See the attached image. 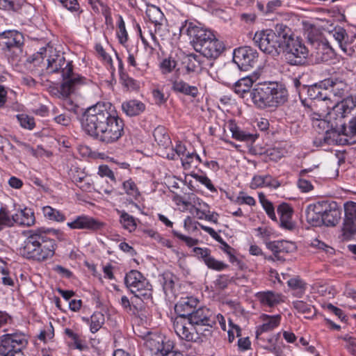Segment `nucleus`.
<instances>
[{"label": "nucleus", "mask_w": 356, "mask_h": 356, "mask_svg": "<svg viewBox=\"0 0 356 356\" xmlns=\"http://www.w3.org/2000/svg\"><path fill=\"white\" fill-rule=\"evenodd\" d=\"M82 127L88 135L108 144L122 136L124 124L111 103L98 102L85 111Z\"/></svg>", "instance_id": "1"}, {"label": "nucleus", "mask_w": 356, "mask_h": 356, "mask_svg": "<svg viewBox=\"0 0 356 356\" xmlns=\"http://www.w3.org/2000/svg\"><path fill=\"white\" fill-rule=\"evenodd\" d=\"M29 61L34 66L40 67L43 64L47 73L60 72L64 81L59 88L51 90V93L60 99L67 98L79 86L90 81L79 74H74L72 61L66 60L63 53L49 44L33 54Z\"/></svg>", "instance_id": "2"}, {"label": "nucleus", "mask_w": 356, "mask_h": 356, "mask_svg": "<svg viewBox=\"0 0 356 356\" xmlns=\"http://www.w3.org/2000/svg\"><path fill=\"white\" fill-rule=\"evenodd\" d=\"M215 325L216 314L206 307H198L188 319L176 317L173 322L176 334L189 342L201 341V335L204 332H210Z\"/></svg>", "instance_id": "3"}, {"label": "nucleus", "mask_w": 356, "mask_h": 356, "mask_svg": "<svg viewBox=\"0 0 356 356\" xmlns=\"http://www.w3.org/2000/svg\"><path fill=\"white\" fill-rule=\"evenodd\" d=\"M181 31L189 36L194 49L207 60H216L225 49L223 42L211 30L191 22L182 27Z\"/></svg>", "instance_id": "4"}, {"label": "nucleus", "mask_w": 356, "mask_h": 356, "mask_svg": "<svg viewBox=\"0 0 356 356\" xmlns=\"http://www.w3.org/2000/svg\"><path fill=\"white\" fill-rule=\"evenodd\" d=\"M250 98L258 108H275L287 101L288 92L282 84L270 82L253 88L250 92Z\"/></svg>", "instance_id": "5"}, {"label": "nucleus", "mask_w": 356, "mask_h": 356, "mask_svg": "<svg viewBox=\"0 0 356 356\" xmlns=\"http://www.w3.org/2000/svg\"><path fill=\"white\" fill-rule=\"evenodd\" d=\"M56 246L55 241L44 232H31L24 242L22 252L28 259L43 261L54 256Z\"/></svg>", "instance_id": "6"}, {"label": "nucleus", "mask_w": 356, "mask_h": 356, "mask_svg": "<svg viewBox=\"0 0 356 356\" xmlns=\"http://www.w3.org/2000/svg\"><path fill=\"white\" fill-rule=\"evenodd\" d=\"M281 48L289 64H304L309 56V50L301 38L296 36L291 29L286 26L284 35H281Z\"/></svg>", "instance_id": "7"}, {"label": "nucleus", "mask_w": 356, "mask_h": 356, "mask_svg": "<svg viewBox=\"0 0 356 356\" xmlns=\"http://www.w3.org/2000/svg\"><path fill=\"white\" fill-rule=\"evenodd\" d=\"M286 25L277 24L275 31L271 29L258 31L254 33L253 42L265 54L277 56L281 48V35H284Z\"/></svg>", "instance_id": "8"}, {"label": "nucleus", "mask_w": 356, "mask_h": 356, "mask_svg": "<svg viewBox=\"0 0 356 356\" xmlns=\"http://www.w3.org/2000/svg\"><path fill=\"white\" fill-rule=\"evenodd\" d=\"M28 337L22 332L17 331L0 337L1 356H24L22 350L28 344Z\"/></svg>", "instance_id": "9"}, {"label": "nucleus", "mask_w": 356, "mask_h": 356, "mask_svg": "<svg viewBox=\"0 0 356 356\" xmlns=\"http://www.w3.org/2000/svg\"><path fill=\"white\" fill-rule=\"evenodd\" d=\"M258 53L250 47L236 49L233 53V61L241 70L247 71L257 62Z\"/></svg>", "instance_id": "10"}, {"label": "nucleus", "mask_w": 356, "mask_h": 356, "mask_svg": "<svg viewBox=\"0 0 356 356\" xmlns=\"http://www.w3.org/2000/svg\"><path fill=\"white\" fill-rule=\"evenodd\" d=\"M24 36L15 30H7L0 33V46L2 49L13 52H22Z\"/></svg>", "instance_id": "11"}, {"label": "nucleus", "mask_w": 356, "mask_h": 356, "mask_svg": "<svg viewBox=\"0 0 356 356\" xmlns=\"http://www.w3.org/2000/svg\"><path fill=\"white\" fill-rule=\"evenodd\" d=\"M183 64L188 73H198L203 70H208L212 67L213 62L207 60L201 54H191L185 56Z\"/></svg>", "instance_id": "12"}, {"label": "nucleus", "mask_w": 356, "mask_h": 356, "mask_svg": "<svg viewBox=\"0 0 356 356\" xmlns=\"http://www.w3.org/2000/svg\"><path fill=\"white\" fill-rule=\"evenodd\" d=\"M103 225L100 221L87 215L77 216L67 222V226L72 229L98 230L102 229Z\"/></svg>", "instance_id": "13"}, {"label": "nucleus", "mask_w": 356, "mask_h": 356, "mask_svg": "<svg viewBox=\"0 0 356 356\" xmlns=\"http://www.w3.org/2000/svg\"><path fill=\"white\" fill-rule=\"evenodd\" d=\"M266 245L267 248L273 253L274 257L270 256L267 258V259L272 261H274L275 259L283 260V257L280 254L292 252L296 249L295 243L284 240L267 242Z\"/></svg>", "instance_id": "14"}, {"label": "nucleus", "mask_w": 356, "mask_h": 356, "mask_svg": "<svg viewBox=\"0 0 356 356\" xmlns=\"http://www.w3.org/2000/svg\"><path fill=\"white\" fill-rule=\"evenodd\" d=\"M198 300L192 296L181 298L175 307V312L178 314L177 317H183L188 319L195 309L198 307Z\"/></svg>", "instance_id": "15"}, {"label": "nucleus", "mask_w": 356, "mask_h": 356, "mask_svg": "<svg viewBox=\"0 0 356 356\" xmlns=\"http://www.w3.org/2000/svg\"><path fill=\"white\" fill-rule=\"evenodd\" d=\"M277 214L280 216V226L283 229L291 231L296 225L292 220L293 209L287 203H282L277 208Z\"/></svg>", "instance_id": "16"}, {"label": "nucleus", "mask_w": 356, "mask_h": 356, "mask_svg": "<svg viewBox=\"0 0 356 356\" xmlns=\"http://www.w3.org/2000/svg\"><path fill=\"white\" fill-rule=\"evenodd\" d=\"M325 90H330L334 97L341 98L347 90L346 83L337 78H329L321 83Z\"/></svg>", "instance_id": "17"}, {"label": "nucleus", "mask_w": 356, "mask_h": 356, "mask_svg": "<svg viewBox=\"0 0 356 356\" xmlns=\"http://www.w3.org/2000/svg\"><path fill=\"white\" fill-rule=\"evenodd\" d=\"M14 224L22 227H31L35 223V217L33 211L25 207L19 209L17 213L13 214Z\"/></svg>", "instance_id": "18"}, {"label": "nucleus", "mask_w": 356, "mask_h": 356, "mask_svg": "<svg viewBox=\"0 0 356 356\" xmlns=\"http://www.w3.org/2000/svg\"><path fill=\"white\" fill-rule=\"evenodd\" d=\"M260 318L263 323L257 328L256 335L259 337L264 332H269L276 328L280 323L281 316L262 314Z\"/></svg>", "instance_id": "19"}, {"label": "nucleus", "mask_w": 356, "mask_h": 356, "mask_svg": "<svg viewBox=\"0 0 356 356\" xmlns=\"http://www.w3.org/2000/svg\"><path fill=\"white\" fill-rule=\"evenodd\" d=\"M122 111L130 117L138 116L142 114L146 108L145 104L138 99H129L122 102Z\"/></svg>", "instance_id": "20"}, {"label": "nucleus", "mask_w": 356, "mask_h": 356, "mask_svg": "<svg viewBox=\"0 0 356 356\" xmlns=\"http://www.w3.org/2000/svg\"><path fill=\"white\" fill-rule=\"evenodd\" d=\"M280 186V183L279 181L269 175H255L253 177L250 183V187L253 189L264 187L275 189Z\"/></svg>", "instance_id": "21"}, {"label": "nucleus", "mask_w": 356, "mask_h": 356, "mask_svg": "<svg viewBox=\"0 0 356 356\" xmlns=\"http://www.w3.org/2000/svg\"><path fill=\"white\" fill-rule=\"evenodd\" d=\"M255 79H253L250 76L241 78L234 83L233 90L242 98H245L248 95L250 96V92H252L250 89Z\"/></svg>", "instance_id": "22"}, {"label": "nucleus", "mask_w": 356, "mask_h": 356, "mask_svg": "<svg viewBox=\"0 0 356 356\" xmlns=\"http://www.w3.org/2000/svg\"><path fill=\"white\" fill-rule=\"evenodd\" d=\"M131 292L143 300L152 299V285L145 277L143 278L142 281L131 290Z\"/></svg>", "instance_id": "23"}, {"label": "nucleus", "mask_w": 356, "mask_h": 356, "mask_svg": "<svg viewBox=\"0 0 356 356\" xmlns=\"http://www.w3.org/2000/svg\"><path fill=\"white\" fill-rule=\"evenodd\" d=\"M127 51L128 54V56L127 58V63L129 66L133 67L135 70H136L140 74L143 73V71L145 70L147 66L146 64L140 65L137 62L138 54V48L137 45H126Z\"/></svg>", "instance_id": "24"}, {"label": "nucleus", "mask_w": 356, "mask_h": 356, "mask_svg": "<svg viewBox=\"0 0 356 356\" xmlns=\"http://www.w3.org/2000/svg\"><path fill=\"white\" fill-rule=\"evenodd\" d=\"M256 297L263 306L274 307L282 301L281 296L270 291L256 293Z\"/></svg>", "instance_id": "25"}, {"label": "nucleus", "mask_w": 356, "mask_h": 356, "mask_svg": "<svg viewBox=\"0 0 356 356\" xmlns=\"http://www.w3.org/2000/svg\"><path fill=\"white\" fill-rule=\"evenodd\" d=\"M345 211V230L353 232L354 222L356 221V202H348L344 204Z\"/></svg>", "instance_id": "26"}, {"label": "nucleus", "mask_w": 356, "mask_h": 356, "mask_svg": "<svg viewBox=\"0 0 356 356\" xmlns=\"http://www.w3.org/2000/svg\"><path fill=\"white\" fill-rule=\"evenodd\" d=\"M122 189L123 192L121 194L127 195L130 200V203L137 207V204L134 203V200L138 199L140 192L136 183L131 179L124 181L122 184Z\"/></svg>", "instance_id": "27"}, {"label": "nucleus", "mask_w": 356, "mask_h": 356, "mask_svg": "<svg viewBox=\"0 0 356 356\" xmlns=\"http://www.w3.org/2000/svg\"><path fill=\"white\" fill-rule=\"evenodd\" d=\"M172 90L177 92L196 97L198 95V89L196 86H190L181 79H177L172 82Z\"/></svg>", "instance_id": "28"}, {"label": "nucleus", "mask_w": 356, "mask_h": 356, "mask_svg": "<svg viewBox=\"0 0 356 356\" xmlns=\"http://www.w3.org/2000/svg\"><path fill=\"white\" fill-rule=\"evenodd\" d=\"M116 212L119 216V222L123 229L127 230L129 232H132L136 230L137 223L136 218L126 212L124 210L117 209Z\"/></svg>", "instance_id": "29"}, {"label": "nucleus", "mask_w": 356, "mask_h": 356, "mask_svg": "<svg viewBox=\"0 0 356 356\" xmlns=\"http://www.w3.org/2000/svg\"><path fill=\"white\" fill-rule=\"evenodd\" d=\"M83 321L90 327L92 333L99 331L105 323L104 315L101 312H95L90 318L83 317Z\"/></svg>", "instance_id": "30"}, {"label": "nucleus", "mask_w": 356, "mask_h": 356, "mask_svg": "<svg viewBox=\"0 0 356 356\" xmlns=\"http://www.w3.org/2000/svg\"><path fill=\"white\" fill-rule=\"evenodd\" d=\"M323 223L326 226H334L341 218V211L335 207H329L323 216Z\"/></svg>", "instance_id": "31"}, {"label": "nucleus", "mask_w": 356, "mask_h": 356, "mask_svg": "<svg viewBox=\"0 0 356 356\" xmlns=\"http://www.w3.org/2000/svg\"><path fill=\"white\" fill-rule=\"evenodd\" d=\"M146 15L149 19L155 24L156 27L161 26L164 20V15L161 9L154 5L147 7Z\"/></svg>", "instance_id": "32"}, {"label": "nucleus", "mask_w": 356, "mask_h": 356, "mask_svg": "<svg viewBox=\"0 0 356 356\" xmlns=\"http://www.w3.org/2000/svg\"><path fill=\"white\" fill-rule=\"evenodd\" d=\"M42 213L47 219L57 222H63L66 219L65 214L62 211L50 206L43 207Z\"/></svg>", "instance_id": "33"}, {"label": "nucleus", "mask_w": 356, "mask_h": 356, "mask_svg": "<svg viewBox=\"0 0 356 356\" xmlns=\"http://www.w3.org/2000/svg\"><path fill=\"white\" fill-rule=\"evenodd\" d=\"M331 33L335 40L339 44L340 48L344 52H348V44L347 43V34L346 30L340 26L335 27L332 31Z\"/></svg>", "instance_id": "34"}, {"label": "nucleus", "mask_w": 356, "mask_h": 356, "mask_svg": "<svg viewBox=\"0 0 356 356\" xmlns=\"http://www.w3.org/2000/svg\"><path fill=\"white\" fill-rule=\"evenodd\" d=\"M163 280V288L165 295H175V286L178 281L177 277L170 273H165Z\"/></svg>", "instance_id": "35"}, {"label": "nucleus", "mask_w": 356, "mask_h": 356, "mask_svg": "<svg viewBox=\"0 0 356 356\" xmlns=\"http://www.w3.org/2000/svg\"><path fill=\"white\" fill-rule=\"evenodd\" d=\"M144 277H145L140 272L136 270H132L126 274L124 282L127 288L131 291L138 283L142 281V279Z\"/></svg>", "instance_id": "36"}, {"label": "nucleus", "mask_w": 356, "mask_h": 356, "mask_svg": "<svg viewBox=\"0 0 356 356\" xmlns=\"http://www.w3.org/2000/svg\"><path fill=\"white\" fill-rule=\"evenodd\" d=\"M229 131L232 133V138L239 141H248L254 140V136L251 134L241 129L236 124H231Z\"/></svg>", "instance_id": "37"}, {"label": "nucleus", "mask_w": 356, "mask_h": 356, "mask_svg": "<svg viewBox=\"0 0 356 356\" xmlns=\"http://www.w3.org/2000/svg\"><path fill=\"white\" fill-rule=\"evenodd\" d=\"M24 3V0H0V8L9 11H17Z\"/></svg>", "instance_id": "38"}, {"label": "nucleus", "mask_w": 356, "mask_h": 356, "mask_svg": "<svg viewBox=\"0 0 356 356\" xmlns=\"http://www.w3.org/2000/svg\"><path fill=\"white\" fill-rule=\"evenodd\" d=\"M20 126L29 130H32L35 127V120L33 117L29 116L24 113L18 114L16 115Z\"/></svg>", "instance_id": "39"}, {"label": "nucleus", "mask_w": 356, "mask_h": 356, "mask_svg": "<svg viewBox=\"0 0 356 356\" xmlns=\"http://www.w3.org/2000/svg\"><path fill=\"white\" fill-rule=\"evenodd\" d=\"M306 219L307 222L312 226L318 227L323 223V217L320 214H317L315 212L309 210L307 208L306 209Z\"/></svg>", "instance_id": "40"}, {"label": "nucleus", "mask_w": 356, "mask_h": 356, "mask_svg": "<svg viewBox=\"0 0 356 356\" xmlns=\"http://www.w3.org/2000/svg\"><path fill=\"white\" fill-rule=\"evenodd\" d=\"M323 88V86H321V83L319 86H317L316 84L312 86H310L309 88H307L308 95L311 99H318L321 100H326L327 99V97L326 95L323 94V91L321 89Z\"/></svg>", "instance_id": "41"}, {"label": "nucleus", "mask_w": 356, "mask_h": 356, "mask_svg": "<svg viewBox=\"0 0 356 356\" xmlns=\"http://www.w3.org/2000/svg\"><path fill=\"white\" fill-rule=\"evenodd\" d=\"M205 265L210 269L221 271L228 268V265L221 261L216 260L212 256H209L205 261Z\"/></svg>", "instance_id": "42"}, {"label": "nucleus", "mask_w": 356, "mask_h": 356, "mask_svg": "<svg viewBox=\"0 0 356 356\" xmlns=\"http://www.w3.org/2000/svg\"><path fill=\"white\" fill-rule=\"evenodd\" d=\"M14 225L13 215L10 216L8 211L4 208L0 209V229L3 226L11 227Z\"/></svg>", "instance_id": "43"}, {"label": "nucleus", "mask_w": 356, "mask_h": 356, "mask_svg": "<svg viewBox=\"0 0 356 356\" xmlns=\"http://www.w3.org/2000/svg\"><path fill=\"white\" fill-rule=\"evenodd\" d=\"M260 202L263 209L266 211L268 216L273 221L277 222V218L275 212V208L271 202L265 199L260 198Z\"/></svg>", "instance_id": "44"}, {"label": "nucleus", "mask_w": 356, "mask_h": 356, "mask_svg": "<svg viewBox=\"0 0 356 356\" xmlns=\"http://www.w3.org/2000/svg\"><path fill=\"white\" fill-rule=\"evenodd\" d=\"M154 137L159 144L167 145L170 143L168 135L165 133L163 127H159L154 129Z\"/></svg>", "instance_id": "45"}, {"label": "nucleus", "mask_w": 356, "mask_h": 356, "mask_svg": "<svg viewBox=\"0 0 356 356\" xmlns=\"http://www.w3.org/2000/svg\"><path fill=\"white\" fill-rule=\"evenodd\" d=\"M97 174L101 177L108 178L112 182L115 184L117 182L115 172L107 165H100L98 167Z\"/></svg>", "instance_id": "46"}, {"label": "nucleus", "mask_w": 356, "mask_h": 356, "mask_svg": "<svg viewBox=\"0 0 356 356\" xmlns=\"http://www.w3.org/2000/svg\"><path fill=\"white\" fill-rule=\"evenodd\" d=\"M152 300H143L140 297L134 295L131 298V307L133 310V315H137L139 312L142 311L144 307V303H147Z\"/></svg>", "instance_id": "47"}, {"label": "nucleus", "mask_w": 356, "mask_h": 356, "mask_svg": "<svg viewBox=\"0 0 356 356\" xmlns=\"http://www.w3.org/2000/svg\"><path fill=\"white\" fill-rule=\"evenodd\" d=\"M190 176H191L196 181H199L200 184L204 185L210 191L213 192L216 191V188L212 184L211 181L205 175H198L195 172H191L190 174Z\"/></svg>", "instance_id": "48"}, {"label": "nucleus", "mask_w": 356, "mask_h": 356, "mask_svg": "<svg viewBox=\"0 0 356 356\" xmlns=\"http://www.w3.org/2000/svg\"><path fill=\"white\" fill-rule=\"evenodd\" d=\"M329 207V204L327 202H317L314 204H310L307 206V209L312 210L317 214L323 216L327 209Z\"/></svg>", "instance_id": "49"}, {"label": "nucleus", "mask_w": 356, "mask_h": 356, "mask_svg": "<svg viewBox=\"0 0 356 356\" xmlns=\"http://www.w3.org/2000/svg\"><path fill=\"white\" fill-rule=\"evenodd\" d=\"M70 176L72 181L77 185V183H80L87 177V175L82 169L74 168L70 170Z\"/></svg>", "instance_id": "50"}, {"label": "nucleus", "mask_w": 356, "mask_h": 356, "mask_svg": "<svg viewBox=\"0 0 356 356\" xmlns=\"http://www.w3.org/2000/svg\"><path fill=\"white\" fill-rule=\"evenodd\" d=\"M236 202L238 204H247L254 206L256 201L252 196L247 195L244 192H240L236 197Z\"/></svg>", "instance_id": "51"}, {"label": "nucleus", "mask_w": 356, "mask_h": 356, "mask_svg": "<svg viewBox=\"0 0 356 356\" xmlns=\"http://www.w3.org/2000/svg\"><path fill=\"white\" fill-rule=\"evenodd\" d=\"M65 333L70 339L74 341L76 348L79 350L83 349V346L78 334L75 333L72 330L69 328H66L65 330Z\"/></svg>", "instance_id": "52"}, {"label": "nucleus", "mask_w": 356, "mask_h": 356, "mask_svg": "<svg viewBox=\"0 0 356 356\" xmlns=\"http://www.w3.org/2000/svg\"><path fill=\"white\" fill-rule=\"evenodd\" d=\"M177 63L171 58H165L161 63V68L163 74L170 73L176 67Z\"/></svg>", "instance_id": "53"}, {"label": "nucleus", "mask_w": 356, "mask_h": 356, "mask_svg": "<svg viewBox=\"0 0 356 356\" xmlns=\"http://www.w3.org/2000/svg\"><path fill=\"white\" fill-rule=\"evenodd\" d=\"M123 85L131 90H136L139 88V83L133 78L125 74L121 76Z\"/></svg>", "instance_id": "54"}, {"label": "nucleus", "mask_w": 356, "mask_h": 356, "mask_svg": "<svg viewBox=\"0 0 356 356\" xmlns=\"http://www.w3.org/2000/svg\"><path fill=\"white\" fill-rule=\"evenodd\" d=\"M294 308L299 312L303 314H310L312 312V305L302 301L297 300L293 302Z\"/></svg>", "instance_id": "55"}, {"label": "nucleus", "mask_w": 356, "mask_h": 356, "mask_svg": "<svg viewBox=\"0 0 356 356\" xmlns=\"http://www.w3.org/2000/svg\"><path fill=\"white\" fill-rule=\"evenodd\" d=\"M342 339L346 341V347L350 353L353 355L356 354V338L346 334L342 337Z\"/></svg>", "instance_id": "56"}, {"label": "nucleus", "mask_w": 356, "mask_h": 356, "mask_svg": "<svg viewBox=\"0 0 356 356\" xmlns=\"http://www.w3.org/2000/svg\"><path fill=\"white\" fill-rule=\"evenodd\" d=\"M172 234L175 236L184 241L188 247H193L198 242L197 239L185 236L177 231H172Z\"/></svg>", "instance_id": "57"}, {"label": "nucleus", "mask_w": 356, "mask_h": 356, "mask_svg": "<svg viewBox=\"0 0 356 356\" xmlns=\"http://www.w3.org/2000/svg\"><path fill=\"white\" fill-rule=\"evenodd\" d=\"M152 97L156 104L161 105L166 102L167 97L163 91L159 88L152 90Z\"/></svg>", "instance_id": "58"}, {"label": "nucleus", "mask_w": 356, "mask_h": 356, "mask_svg": "<svg viewBox=\"0 0 356 356\" xmlns=\"http://www.w3.org/2000/svg\"><path fill=\"white\" fill-rule=\"evenodd\" d=\"M61 4L71 12L79 11L80 6L77 0H60Z\"/></svg>", "instance_id": "59"}, {"label": "nucleus", "mask_w": 356, "mask_h": 356, "mask_svg": "<svg viewBox=\"0 0 356 356\" xmlns=\"http://www.w3.org/2000/svg\"><path fill=\"white\" fill-rule=\"evenodd\" d=\"M118 302L125 312L133 315L131 299L129 300L126 296H122Z\"/></svg>", "instance_id": "60"}, {"label": "nucleus", "mask_w": 356, "mask_h": 356, "mask_svg": "<svg viewBox=\"0 0 356 356\" xmlns=\"http://www.w3.org/2000/svg\"><path fill=\"white\" fill-rule=\"evenodd\" d=\"M257 236L263 240L268 239L273 234V229L270 227H258L257 229Z\"/></svg>", "instance_id": "61"}, {"label": "nucleus", "mask_w": 356, "mask_h": 356, "mask_svg": "<svg viewBox=\"0 0 356 356\" xmlns=\"http://www.w3.org/2000/svg\"><path fill=\"white\" fill-rule=\"evenodd\" d=\"M278 335H273L268 339V344L265 346V349L272 353H277V341Z\"/></svg>", "instance_id": "62"}, {"label": "nucleus", "mask_w": 356, "mask_h": 356, "mask_svg": "<svg viewBox=\"0 0 356 356\" xmlns=\"http://www.w3.org/2000/svg\"><path fill=\"white\" fill-rule=\"evenodd\" d=\"M343 134L346 136L348 134H350L352 137H356V118H353L349 122V125L348 127L343 128Z\"/></svg>", "instance_id": "63"}, {"label": "nucleus", "mask_w": 356, "mask_h": 356, "mask_svg": "<svg viewBox=\"0 0 356 356\" xmlns=\"http://www.w3.org/2000/svg\"><path fill=\"white\" fill-rule=\"evenodd\" d=\"M76 186L81 190L86 192H90L92 189V180L88 176L82 181L77 183Z\"/></svg>", "instance_id": "64"}]
</instances>
